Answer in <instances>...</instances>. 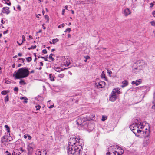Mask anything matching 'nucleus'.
<instances>
[{
    "label": "nucleus",
    "instance_id": "f257e3e1",
    "mask_svg": "<svg viewBox=\"0 0 155 155\" xmlns=\"http://www.w3.org/2000/svg\"><path fill=\"white\" fill-rule=\"evenodd\" d=\"M79 139L78 141V139L74 138H70L69 140V146L67 148V152L68 155H81V152L82 151L83 149L82 146L78 144L77 143H79Z\"/></svg>",
    "mask_w": 155,
    "mask_h": 155
},
{
    "label": "nucleus",
    "instance_id": "f03ea898",
    "mask_svg": "<svg viewBox=\"0 0 155 155\" xmlns=\"http://www.w3.org/2000/svg\"><path fill=\"white\" fill-rule=\"evenodd\" d=\"M147 124L148 127V129L144 126L143 123L138 120L137 122H136L135 123L133 124L129 127L135 134L141 133L143 134L144 137H146L148 136L150 133L149 125L148 123Z\"/></svg>",
    "mask_w": 155,
    "mask_h": 155
},
{
    "label": "nucleus",
    "instance_id": "7ed1b4c3",
    "mask_svg": "<svg viewBox=\"0 0 155 155\" xmlns=\"http://www.w3.org/2000/svg\"><path fill=\"white\" fill-rule=\"evenodd\" d=\"M30 72L28 68L23 67L18 69L17 72L15 71L13 74L15 79H21L28 77L29 75Z\"/></svg>",
    "mask_w": 155,
    "mask_h": 155
},
{
    "label": "nucleus",
    "instance_id": "20e7f679",
    "mask_svg": "<svg viewBox=\"0 0 155 155\" xmlns=\"http://www.w3.org/2000/svg\"><path fill=\"white\" fill-rule=\"evenodd\" d=\"M88 118L84 116H79L76 121L77 124L78 126L83 127L84 128H89L90 125L88 123Z\"/></svg>",
    "mask_w": 155,
    "mask_h": 155
},
{
    "label": "nucleus",
    "instance_id": "39448f33",
    "mask_svg": "<svg viewBox=\"0 0 155 155\" xmlns=\"http://www.w3.org/2000/svg\"><path fill=\"white\" fill-rule=\"evenodd\" d=\"M135 64L136 65V66L133 68L132 72L135 74H139L140 71L143 68L144 63L143 61H139L136 62Z\"/></svg>",
    "mask_w": 155,
    "mask_h": 155
},
{
    "label": "nucleus",
    "instance_id": "423d86ee",
    "mask_svg": "<svg viewBox=\"0 0 155 155\" xmlns=\"http://www.w3.org/2000/svg\"><path fill=\"white\" fill-rule=\"evenodd\" d=\"M36 147L35 144L33 143H30L27 147V150L28 151L29 154H31L34 149Z\"/></svg>",
    "mask_w": 155,
    "mask_h": 155
},
{
    "label": "nucleus",
    "instance_id": "0eeeda50",
    "mask_svg": "<svg viewBox=\"0 0 155 155\" xmlns=\"http://www.w3.org/2000/svg\"><path fill=\"white\" fill-rule=\"evenodd\" d=\"M95 87L97 88H102L104 87L105 85V83L103 81L95 83Z\"/></svg>",
    "mask_w": 155,
    "mask_h": 155
},
{
    "label": "nucleus",
    "instance_id": "6e6552de",
    "mask_svg": "<svg viewBox=\"0 0 155 155\" xmlns=\"http://www.w3.org/2000/svg\"><path fill=\"white\" fill-rule=\"evenodd\" d=\"M71 61H70L69 58L65 59L63 61V64L66 66L68 67L71 63Z\"/></svg>",
    "mask_w": 155,
    "mask_h": 155
},
{
    "label": "nucleus",
    "instance_id": "1a4fd4ad",
    "mask_svg": "<svg viewBox=\"0 0 155 155\" xmlns=\"http://www.w3.org/2000/svg\"><path fill=\"white\" fill-rule=\"evenodd\" d=\"M117 97V95L115 94H113L111 93V94L110 96L109 100L112 102H114L116 100Z\"/></svg>",
    "mask_w": 155,
    "mask_h": 155
},
{
    "label": "nucleus",
    "instance_id": "9d476101",
    "mask_svg": "<svg viewBox=\"0 0 155 155\" xmlns=\"http://www.w3.org/2000/svg\"><path fill=\"white\" fill-rule=\"evenodd\" d=\"M9 8L8 7H5L2 8V12L4 13H5L6 14H9L10 11L9 10Z\"/></svg>",
    "mask_w": 155,
    "mask_h": 155
},
{
    "label": "nucleus",
    "instance_id": "9b49d317",
    "mask_svg": "<svg viewBox=\"0 0 155 155\" xmlns=\"http://www.w3.org/2000/svg\"><path fill=\"white\" fill-rule=\"evenodd\" d=\"M10 141V140H9L7 137L5 136H4L2 137L1 139V143H3L4 142H9Z\"/></svg>",
    "mask_w": 155,
    "mask_h": 155
},
{
    "label": "nucleus",
    "instance_id": "f8f14e48",
    "mask_svg": "<svg viewBox=\"0 0 155 155\" xmlns=\"http://www.w3.org/2000/svg\"><path fill=\"white\" fill-rule=\"evenodd\" d=\"M119 89L118 88H115L113 89L111 93L113 94L117 95V94L120 93V91L119 90Z\"/></svg>",
    "mask_w": 155,
    "mask_h": 155
},
{
    "label": "nucleus",
    "instance_id": "ddd939ff",
    "mask_svg": "<svg viewBox=\"0 0 155 155\" xmlns=\"http://www.w3.org/2000/svg\"><path fill=\"white\" fill-rule=\"evenodd\" d=\"M131 13L130 10L128 8H126L124 10V13L125 16H127L129 15Z\"/></svg>",
    "mask_w": 155,
    "mask_h": 155
},
{
    "label": "nucleus",
    "instance_id": "4468645a",
    "mask_svg": "<svg viewBox=\"0 0 155 155\" xmlns=\"http://www.w3.org/2000/svg\"><path fill=\"white\" fill-rule=\"evenodd\" d=\"M141 82V81L140 79H139L138 80L133 81L131 84H135L137 86L139 85Z\"/></svg>",
    "mask_w": 155,
    "mask_h": 155
},
{
    "label": "nucleus",
    "instance_id": "2eb2a0df",
    "mask_svg": "<svg viewBox=\"0 0 155 155\" xmlns=\"http://www.w3.org/2000/svg\"><path fill=\"white\" fill-rule=\"evenodd\" d=\"M109 154V155H120V153H118L117 151H114V152L110 153L109 152L107 153V155Z\"/></svg>",
    "mask_w": 155,
    "mask_h": 155
},
{
    "label": "nucleus",
    "instance_id": "dca6fc26",
    "mask_svg": "<svg viewBox=\"0 0 155 155\" xmlns=\"http://www.w3.org/2000/svg\"><path fill=\"white\" fill-rule=\"evenodd\" d=\"M141 89L144 90L145 91H149L150 89V87L149 86H143L141 87Z\"/></svg>",
    "mask_w": 155,
    "mask_h": 155
},
{
    "label": "nucleus",
    "instance_id": "f3484780",
    "mask_svg": "<svg viewBox=\"0 0 155 155\" xmlns=\"http://www.w3.org/2000/svg\"><path fill=\"white\" fill-rule=\"evenodd\" d=\"M122 85H121V87H122L127 86L128 84V82L127 81L125 80L122 82Z\"/></svg>",
    "mask_w": 155,
    "mask_h": 155
},
{
    "label": "nucleus",
    "instance_id": "a211bd4d",
    "mask_svg": "<svg viewBox=\"0 0 155 155\" xmlns=\"http://www.w3.org/2000/svg\"><path fill=\"white\" fill-rule=\"evenodd\" d=\"M54 69L58 72H60L62 71V69L60 67H55Z\"/></svg>",
    "mask_w": 155,
    "mask_h": 155
},
{
    "label": "nucleus",
    "instance_id": "6ab92c4d",
    "mask_svg": "<svg viewBox=\"0 0 155 155\" xmlns=\"http://www.w3.org/2000/svg\"><path fill=\"white\" fill-rule=\"evenodd\" d=\"M49 78H50V80L51 81H54V76L52 75V74H49Z\"/></svg>",
    "mask_w": 155,
    "mask_h": 155
},
{
    "label": "nucleus",
    "instance_id": "aec40b11",
    "mask_svg": "<svg viewBox=\"0 0 155 155\" xmlns=\"http://www.w3.org/2000/svg\"><path fill=\"white\" fill-rule=\"evenodd\" d=\"M58 41H59V40H58V39L57 38L54 39H52V42H50L51 44H54L58 42Z\"/></svg>",
    "mask_w": 155,
    "mask_h": 155
},
{
    "label": "nucleus",
    "instance_id": "412c9836",
    "mask_svg": "<svg viewBox=\"0 0 155 155\" xmlns=\"http://www.w3.org/2000/svg\"><path fill=\"white\" fill-rule=\"evenodd\" d=\"M116 147L118 149H119L120 151L119 152L120 153V155H121L124 152V150L121 149V147H119V146H116Z\"/></svg>",
    "mask_w": 155,
    "mask_h": 155
},
{
    "label": "nucleus",
    "instance_id": "4be33fe9",
    "mask_svg": "<svg viewBox=\"0 0 155 155\" xmlns=\"http://www.w3.org/2000/svg\"><path fill=\"white\" fill-rule=\"evenodd\" d=\"M24 150L22 148H21L20 149L18 150L19 151L18 153V155H19L21 153L23 152L24 151Z\"/></svg>",
    "mask_w": 155,
    "mask_h": 155
},
{
    "label": "nucleus",
    "instance_id": "5701e85b",
    "mask_svg": "<svg viewBox=\"0 0 155 155\" xmlns=\"http://www.w3.org/2000/svg\"><path fill=\"white\" fill-rule=\"evenodd\" d=\"M4 127L6 128L7 132L8 133H9L10 132V129L8 126L7 125H5Z\"/></svg>",
    "mask_w": 155,
    "mask_h": 155
},
{
    "label": "nucleus",
    "instance_id": "b1692460",
    "mask_svg": "<svg viewBox=\"0 0 155 155\" xmlns=\"http://www.w3.org/2000/svg\"><path fill=\"white\" fill-rule=\"evenodd\" d=\"M26 59L27 60V61L28 62H29L32 60L31 58V57H26Z\"/></svg>",
    "mask_w": 155,
    "mask_h": 155
},
{
    "label": "nucleus",
    "instance_id": "393cba45",
    "mask_svg": "<svg viewBox=\"0 0 155 155\" xmlns=\"http://www.w3.org/2000/svg\"><path fill=\"white\" fill-rule=\"evenodd\" d=\"M9 101V97L8 95H7L5 98V102H7Z\"/></svg>",
    "mask_w": 155,
    "mask_h": 155
},
{
    "label": "nucleus",
    "instance_id": "a878e982",
    "mask_svg": "<svg viewBox=\"0 0 155 155\" xmlns=\"http://www.w3.org/2000/svg\"><path fill=\"white\" fill-rule=\"evenodd\" d=\"M36 47V46L35 45L34 46H31L30 47L28 48V49L30 50L31 49H35Z\"/></svg>",
    "mask_w": 155,
    "mask_h": 155
},
{
    "label": "nucleus",
    "instance_id": "bb28decb",
    "mask_svg": "<svg viewBox=\"0 0 155 155\" xmlns=\"http://www.w3.org/2000/svg\"><path fill=\"white\" fill-rule=\"evenodd\" d=\"M19 84H25L26 83L23 80H21L19 81Z\"/></svg>",
    "mask_w": 155,
    "mask_h": 155
},
{
    "label": "nucleus",
    "instance_id": "cd10ccee",
    "mask_svg": "<svg viewBox=\"0 0 155 155\" xmlns=\"http://www.w3.org/2000/svg\"><path fill=\"white\" fill-rule=\"evenodd\" d=\"M58 77L61 78H63L64 76V75L63 74H59L58 75Z\"/></svg>",
    "mask_w": 155,
    "mask_h": 155
},
{
    "label": "nucleus",
    "instance_id": "c85d7f7f",
    "mask_svg": "<svg viewBox=\"0 0 155 155\" xmlns=\"http://www.w3.org/2000/svg\"><path fill=\"white\" fill-rule=\"evenodd\" d=\"M52 56L53 54L51 53L49 55L48 58L49 59H51L52 61H53L54 60V58L52 57Z\"/></svg>",
    "mask_w": 155,
    "mask_h": 155
},
{
    "label": "nucleus",
    "instance_id": "c756f323",
    "mask_svg": "<svg viewBox=\"0 0 155 155\" xmlns=\"http://www.w3.org/2000/svg\"><path fill=\"white\" fill-rule=\"evenodd\" d=\"M5 2V3L7 4L8 5H11V3L9 2V0H4Z\"/></svg>",
    "mask_w": 155,
    "mask_h": 155
},
{
    "label": "nucleus",
    "instance_id": "7c9ffc66",
    "mask_svg": "<svg viewBox=\"0 0 155 155\" xmlns=\"http://www.w3.org/2000/svg\"><path fill=\"white\" fill-rule=\"evenodd\" d=\"M47 152L46 150H43V151L41 152V155H46Z\"/></svg>",
    "mask_w": 155,
    "mask_h": 155
},
{
    "label": "nucleus",
    "instance_id": "2f4dec72",
    "mask_svg": "<svg viewBox=\"0 0 155 155\" xmlns=\"http://www.w3.org/2000/svg\"><path fill=\"white\" fill-rule=\"evenodd\" d=\"M65 26V25L64 23H62L60 25L58 26V28H61V27H64Z\"/></svg>",
    "mask_w": 155,
    "mask_h": 155
},
{
    "label": "nucleus",
    "instance_id": "473e14b6",
    "mask_svg": "<svg viewBox=\"0 0 155 155\" xmlns=\"http://www.w3.org/2000/svg\"><path fill=\"white\" fill-rule=\"evenodd\" d=\"M45 18L47 20V22H49V17L48 15H46L45 16Z\"/></svg>",
    "mask_w": 155,
    "mask_h": 155
},
{
    "label": "nucleus",
    "instance_id": "72a5a7b5",
    "mask_svg": "<svg viewBox=\"0 0 155 155\" xmlns=\"http://www.w3.org/2000/svg\"><path fill=\"white\" fill-rule=\"evenodd\" d=\"M155 1H153V2H152L150 3V8H152L153 6L155 4Z\"/></svg>",
    "mask_w": 155,
    "mask_h": 155
},
{
    "label": "nucleus",
    "instance_id": "f704fd0d",
    "mask_svg": "<svg viewBox=\"0 0 155 155\" xmlns=\"http://www.w3.org/2000/svg\"><path fill=\"white\" fill-rule=\"evenodd\" d=\"M107 118V117L106 116H102V118L101 119V120L103 121H104Z\"/></svg>",
    "mask_w": 155,
    "mask_h": 155
},
{
    "label": "nucleus",
    "instance_id": "c9c22d12",
    "mask_svg": "<svg viewBox=\"0 0 155 155\" xmlns=\"http://www.w3.org/2000/svg\"><path fill=\"white\" fill-rule=\"evenodd\" d=\"M71 31V29L70 28H68L65 31V32H70Z\"/></svg>",
    "mask_w": 155,
    "mask_h": 155
},
{
    "label": "nucleus",
    "instance_id": "e433bc0d",
    "mask_svg": "<svg viewBox=\"0 0 155 155\" xmlns=\"http://www.w3.org/2000/svg\"><path fill=\"white\" fill-rule=\"evenodd\" d=\"M35 107L36 108V110H38L39 109H40L41 107V106L39 105H38L35 106Z\"/></svg>",
    "mask_w": 155,
    "mask_h": 155
},
{
    "label": "nucleus",
    "instance_id": "4c0bfd02",
    "mask_svg": "<svg viewBox=\"0 0 155 155\" xmlns=\"http://www.w3.org/2000/svg\"><path fill=\"white\" fill-rule=\"evenodd\" d=\"M7 93V91L5 90L3 91H2L1 92V94L2 95H6V94Z\"/></svg>",
    "mask_w": 155,
    "mask_h": 155
},
{
    "label": "nucleus",
    "instance_id": "58836bf2",
    "mask_svg": "<svg viewBox=\"0 0 155 155\" xmlns=\"http://www.w3.org/2000/svg\"><path fill=\"white\" fill-rule=\"evenodd\" d=\"M150 23L152 26L155 27V21H151Z\"/></svg>",
    "mask_w": 155,
    "mask_h": 155
},
{
    "label": "nucleus",
    "instance_id": "ea45409f",
    "mask_svg": "<svg viewBox=\"0 0 155 155\" xmlns=\"http://www.w3.org/2000/svg\"><path fill=\"white\" fill-rule=\"evenodd\" d=\"M22 40L21 42L22 43H23L24 41H25V36L24 35H22Z\"/></svg>",
    "mask_w": 155,
    "mask_h": 155
},
{
    "label": "nucleus",
    "instance_id": "a19ab883",
    "mask_svg": "<svg viewBox=\"0 0 155 155\" xmlns=\"http://www.w3.org/2000/svg\"><path fill=\"white\" fill-rule=\"evenodd\" d=\"M149 143V142L148 140H144V144H145V143L146 145H148Z\"/></svg>",
    "mask_w": 155,
    "mask_h": 155
},
{
    "label": "nucleus",
    "instance_id": "79ce46f5",
    "mask_svg": "<svg viewBox=\"0 0 155 155\" xmlns=\"http://www.w3.org/2000/svg\"><path fill=\"white\" fill-rule=\"evenodd\" d=\"M5 155H11V154L9 153L8 151H6L5 153Z\"/></svg>",
    "mask_w": 155,
    "mask_h": 155
},
{
    "label": "nucleus",
    "instance_id": "37998d69",
    "mask_svg": "<svg viewBox=\"0 0 155 155\" xmlns=\"http://www.w3.org/2000/svg\"><path fill=\"white\" fill-rule=\"evenodd\" d=\"M18 88L17 87H15L14 88V91H18Z\"/></svg>",
    "mask_w": 155,
    "mask_h": 155
},
{
    "label": "nucleus",
    "instance_id": "c03bdc74",
    "mask_svg": "<svg viewBox=\"0 0 155 155\" xmlns=\"http://www.w3.org/2000/svg\"><path fill=\"white\" fill-rule=\"evenodd\" d=\"M153 102L154 103H155V92H154V94H153Z\"/></svg>",
    "mask_w": 155,
    "mask_h": 155
},
{
    "label": "nucleus",
    "instance_id": "a18cd8bd",
    "mask_svg": "<svg viewBox=\"0 0 155 155\" xmlns=\"http://www.w3.org/2000/svg\"><path fill=\"white\" fill-rule=\"evenodd\" d=\"M20 99L21 100H23V99H26V100H28V99L26 97H21L20 98Z\"/></svg>",
    "mask_w": 155,
    "mask_h": 155
},
{
    "label": "nucleus",
    "instance_id": "49530a36",
    "mask_svg": "<svg viewBox=\"0 0 155 155\" xmlns=\"http://www.w3.org/2000/svg\"><path fill=\"white\" fill-rule=\"evenodd\" d=\"M42 53L44 54H46L47 53V51L46 49H44L42 50Z\"/></svg>",
    "mask_w": 155,
    "mask_h": 155
},
{
    "label": "nucleus",
    "instance_id": "de8ad7c7",
    "mask_svg": "<svg viewBox=\"0 0 155 155\" xmlns=\"http://www.w3.org/2000/svg\"><path fill=\"white\" fill-rule=\"evenodd\" d=\"M101 77L102 78H105V75L104 74H102L101 75Z\"/></svg>",
    "mask_w": 155,
    "mask_h": 155
},
{
    "label": "nucleus",
    "instance_id": "09e8293b",
    "mask_svg": "<svg viewBox=\"0 0 155 155\" xmlns=\"http://www.w3.org/2000/svg\"><path fill=\"white\" fill-rule=\"evenodd\" d=\"M17 8L18 10H19V11H21V7L20 6L18 5L17 6Z\"/></svg>",
    "mask_w": 155,
    "mask_h": 155
},
{
    "label": "nucleus",
    "instance_id": "8fccbe9b",
    "mask_svg": "<svg viewBox=\"0 0 155 155\" xmlns=\"http://www.w3.org/2000/svg\"><path fill=\"white\" fill-rule=\"evenodd\" d=\"M152 103L153 104V105L152 106V109H154L155 108V103L153 102V101H152Z\"/></svg>",
    "mask_w": 155,
    "mask_h": 155
},
{
    "label": "nucleus",
    "instance_id": "3c124183",
    "mask_svg": "<svg viewBox=\"0 0 155 155\" xmlns=\"http://www.w3.org/2000/svg\"><path fill=\"white\" fill-rule=\"evenodd\" d=\"M84 58H85L87 60L88 59H89L90 58V57L89 56H88V55L86 56H85Z\"/></svg>",
    "mask_w": 155,
    "mask_h": 155
},
{
    "label": "nucleus",
    "instance_id": "603ef678",
    "mask_svg": "<svg viewBox=\"0 0 155 155\" xmlns=\"http://www.w3.org/2000/svg\"><path fill=\"white\" fill-rule=\"evenodd\" d=\"M27 137H28V139H29V140H31L32 138L31 137V136L29 135L28 134Z\"/></svg>",
    "mask_w": 155,
    "mask_h": 155
},
{
    "label": "nucleus",
    "instance_id": "864d4df0",
    "mask_svg": "<svg viewBox=\"0 0 155 155\" xmlns=\"http://www.w3.org/2000/svg\"><path fill=\"white\" fill-rule=\"evenodd\" d=\"M65 12V9H62V15H64Z\"/></svg>",
    "mask_w": 155,
    "mask_h": 155
},
{
    "label": "nucleus",
    "instance_id": "5fc2aeb1",
    "mask_svg": "<svg viewBox=\"0 0 155 155\" xmlns=\"http://www.w3.org/2000/svg\"><path fill=\"white\" fill-rule=\"evenodd\" d=\"M41 57V58H42L44 59L45 61H48L47 58H45V57Z\"/></svg>",
    "mask_w": 155,
    "mask_h": 155
},
{
    "label": "nucleus",
    "instance_id": "6e6d98bb",
    "mask_svg": "<svg viewBox=\"0 0 155 155\" xmlns=\"http://www.w3.org/2000/svg\"><path fill=\"white\" fill-rule=\"evenodd\" d=\"M107 72L109 74H111L112 73L111 71L109 70H107Z\"/></svg>",
    "mask_w": 155,
    "mask_h": 155
},
{
    "label": "nucleus",
    "instance_id": "4d7b16f0",
    "mask_svg": "<svg viewBox=\"0 0 155 155\" xmlns=\"http://www.w3.org/2000/svg\"><path fill=\"white\" fill-rule=\"evenodd\" d=\"M28 135V134H25L24 136V138H25V139H26L27 138V137Z\"/></svg>",
    "mask_w": 155,
    "mask_h": 155
},
{
    "label": "nucleus",
    "instance_id": "13d9d810",
    "mask_svg": "<svg viewBox=\"0 0 155 155\" xmlns=\"http://www.w3.org/2000/svg\"><path fill=\"white\" fill-rule=\"evenodd\" d=\"M48 107L49 108H53L54 107V105H50V106H49L48 105Z\"/></svg>",
    "mask_w": 155,
    "mask_h": 155
},
{
    "label": "nucleus",
    "instance_id": "bf43d9fd",
    "mask_svg": "<svg viewBox=\"0 0 155 155\" xmlns=\"http://www.w3.org/2000/svg\"><path fill=\"white\" fill-rule=\"evenodd\" d=\"M1 22L2 24H4L5 23V21L3 20L2 18L1 19Z\"/></svg>",
    "mask_w": 155,
    "mask_h": 155
},
{
    "label": "nucleus",
    "instance_id": "052dcab7",
    "mask_svg": "<svg viewBox=\"0 0 155 155\" xmlns=\"http://www.w3.org/2000/svg\"><path fill=\"white\" fill-rule=\"evenodd\" d=\"M40 66H43V63H42V62H40Z\"/></svg>",
    "mask_w": 155,
    "mask_h": 155
},
{
    "label": "nucleus",
    "instance_id": "680f3d73",
    "mask_svg": "<svg viewBox=\"0 0 155 155\" xmlns=\"http://www.w3.org/2000/svg\"><path fill=\"white\" fill-rule=\"evenodd\" d=\"M19 60H21L22 61V62L23 63L24 62V61L25 60L24 59L22 58H19Z\"/></svg>",
    "mask_w": 155,
    "mask_h": 155
},
{
    "label": "nucleus",
    "instance_id": "e2e57ef3",
    "mask_svg": "<svg viewBox=\"0 0 155 155\" xmlns=\"http://www.w3.org/2000/svg\"><path fill=\"white\" fill-rule=\"evenodd\" d=\"M41 152H42V150H41V151H37L36 152V153H38L39 154V153H41Z\"/></svg>",
    "mask_w": 155,
    "mask_h": 155
},
{
    "label": "nucleus",
    "instance_id": "0e129e2a",
    "mask_svg": "<svg viewBox=\"0 0 155 155\" xmlns=\"http://www.w3.org/2000/svg\"><path fill=\"white\" fill-rule=\"evenodd\" d=\"M8 30H6L5 31H4V32H3V34H6V33H8Z\"/></svg>",
    "mask_w": 155,
    "mask_h": 155
},
{
    "label": "nucleus",
    "instance_id": "69168bd1",
    "mask_svg": "<svg viewBox=\"0 0 155 155\" xmlns=\"http://www.w3.org/2000/svg\"><path fill=\"white\" fill-rule=\"evenodd\" d=\"M17 43L19 45H21L22 43L21 42V43H19L18 41H17Z\"/></svg>",
    "mask_w": 155,
    "mask_h": 155
},
{
    "label": "nucleus",
    "instance_id": "338daca9",
    "mask_svg": "<svg viewBox=\"0 0 155 155\" xmlns=\"http://www.w3.org/2000/svg\"><path fill=\"white\" fill-rule=\"evenodd\" d=\"M154 17H155V11H154L152 13Z\"/></svg>",
    "mask_w": 155,
    "mask_h": 155
},
{
    "label": "nucleus",
    "instance_id": "774afa93",
    "mask_svg": "<svg viewBox=\"0 0 155 155\" xmlns=\"http://www.w3.org/2000/svg\"><path fill=\"white\" fill-rule=\"evenodd\" d=\"M18 55L19 56H21L22 55V54L21 53H18Z\"/></svg>",
    "mask_w": 155,
    "mask_h": 155
}]
</instances>
